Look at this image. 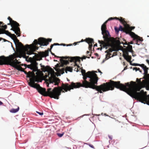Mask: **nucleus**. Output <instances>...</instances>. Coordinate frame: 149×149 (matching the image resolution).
<instances>
[{"instance_id": "obj_1", "label": "nucleus", "mask_w": 149, "mask_h": 149, "mask_svg": "<svg viewBox=\"0 0 149 149\" xmlns=\"http://www.w3.org/2000/svg\"><path fill=\"white\" fill-rule=\"evenodd\" d=\"M84 80L82 84L79 82H72L70 85L68 84H63V86L65 89V92L70 91L74 88L82 87L95 89L100 93L109 90H114V87L123 91L124 84L120 83V81H115L110 80L109 82L104 83L100 86H97L98 77L94 72L88 71L86 74L83 75Z\"/></svg>"}, {"instance_id": "obj_2", "label": "nucleus", "mask_w": 149, "mask_h": 149, "mask_svg": "<svg viewBox=\"0 0 149 149\" xmlns=\"http://www.w3.org/2000/svg\"><path fill=\"white\" fill-rule=\"evenodd\" d=\"M35 82H42V80L40 81L38 77L34 75L31 79L30 82L29 83V84L31 87L36 88L39 93L44 96H48L51 98L58 99L61 93H64L65 92V89L63 86V83L62 84L61 86L55 87L52 91L51 88H49L47 89V91H46L45 88L40 87L39 84L35 83Z\"/></svg>"}, {"instance_id": "obj_3", "label": "nucleus", "mask_w": 149, "mask_h": 149, "mask_svg": "<svg viewBox=\"0 0 149 149\" xmlns=\"http://www.w3.org/2000/svg\"><path fill=\"white\" fill-rule=\"evenodd\" d=\"M135 82L131 81L130 84L129 82L126 83L123 86V91L126 92L132 97L145 104L149 105V95H147L146 92H144L141 90L140 92H137V90Z\"/></svg>"}, {"instance_id": "obj_4", "label": "nucleus", "mask_w": 149, "mask_h": 149, "mask_svg": "<svg viewBox=\"0 0 149 149\" xmlns=\"http://www.w3.org/2000/svg\"><path fill=\"white\" fill-rule=\"evenodd\" d=\"M52 40V39L48 38L46 39L42 38H38V41L37 40H35L33 41L34 44L30 45H28L29 47L30 48L29 49H28L27 50L29 52H27L26 50L22 51L23 54H22V56L26 59H27L29 58V56H26V54L28 55H31L32 54H36L34 53V52L35 51L38 49V47L36 46V45L38 44H39L41 46H47L48 45L49 42H51Z\"/></svg>"}, {"instance_id": "obj_5", "label": "nucleus", "mask_w": 149, "mask_h": 149, "mask_svg": "<svg viewBox=\"0 0 149 149\" xmlns=\"http://www.w3.org/2000/svg\"><path fill=\"white\" fill-rule=\"evenodd\" d=\"M18 57L20 58L21 56H20V54L18 53L14 54L7 57L4 56H0V65L6 64L15 67L17 65L20 64L21 62L15 59Z\"/></svg>"}, {"instance_id": "obj_6", "label": "nucleus", "mask_w": 149, "mask_h": 149, "mask_svg": "<svg viewBox=\"0 0 149 149\" xmlns=\"http://www.w3.org/2000/svg\"><path fill=\"white\" fill-rule=\"evenodd\" d=\"M55 57H56L55 56ZM58 58H61L60 59V61L63 64L67 65L69 64V61L70 62H75V65H74V67H75L74 68V70L77 71V72L79 71V70L78 68H79V69L81 68L80 67L77 65L76 63V62H79L80 61V59L81 58L79 57H73L68 58V57H58Z\"/></svg>"}, {"instance_id": "obj_7", "label": "nucleus", "mask_w": 149, "mask_h": 149, "mask_svg": "<svg viewBox=\"0 0 149 149\" xmlns=\"http://www.w3.org/2000/svg\"><path fill=\"white\" fill-rule=\"evenodd\" d=\"M107 22V21H106L102 26L101 30L102 33L103 35V37L104 39V41L98 40V42L101 44H104V45H109V42L111 41V38H110V35L109 31L106 30L107 27L106 24Z\"/></svg>"}, {"instance_id": "obj_8", "label": "nucleus", "mask_w": 149, "mask_h": 149, "mask_svg": "<svg viewBox=\"0 0 149 149\" xmlns=\"http://www.w3.org/2000/svg\"><path fill=\"white\" fill-rule=\"evenodd\" d=\"M110 38H111V40H110L111 41H109V45H104V44H101V45L103 46L104 47L107 49L108 47H111V48L109 49H108L106 51V52H111L113 51H118V49L117 47H116L114 45V43L116 42L118 45H120L122 42L118 39L119 38H118V39L117 40V38L116 39H115L113 37H111L110 36Z\"/></svg>"}, {"instance_id": "obj_9", "label": "nucleus", "mask_w": 149, "mask_h": 149, "mask_svg": "<svg viewBox=\"0 0 149 149\" xmlns=\"http://www.w3.org/2000/svg\"><path fill=\"white\" fill-rule=\"evenodd\" d=\"M11 37L13 40L14 43L15 44L16 49L19 51L22 52V51L26 50L27 52V50L30 49V48L29 46L28 45H26L25 46L17 38L16 36L14 34H11Z\"/></svg>"}, {"instance_id": "obj_10", "label": "nucleus", "mask_w": 149, "mask_h": 149, "mask_svg": "<svg viewBox=\"0 0 149 149\" xmlns=\"http://www.w3.org/2000/svg\"><path fill=\"white\" fill-rule=\"evenodd\" d=\"M38 65V63L36 62H35L30 65H27V67L33 70V72L37 71L38 70L37 67ZM23 72H24V73L27 75L26 76L27 77H31L30 78V80L34 76V75H35L33 72V73L30 71H29L27 72L26 71H25L24 70ZM30 82V81L29 83Z\"/></svg>"}, {"instance_id": "obj_11", "label": "nucleus", "mask_w": 149, "mask_h": 149, "mask_svg": "<svg viewBox=\"0 0 149 149\" xmlns=\"http://www.w3.org/2000/svg\"><path fill=\"white\" fill-rule=\"evenodd\" d=\"M12 22H10L8 23L7 25H10L12 27V28L10 29L11 30L15 32V33L17 35V36H20V29L19 26V23L17 24H16L13 23Z\"/></svg>"}, {"instance_id": "obj_12", "label": "nucleus", "mask_w": 149, "mask_h": 149, "mask_svg": "<svg viewBox=\"0 0 149 149\" xmlns=\"http://www.w3.org/2000/svg\"><path fill=\"white\" fill-rule=\"evenodd\" d=\"M122 20L124 21V22H120L124 26V29L125 31V33L127 34H129L130 36L132 34L131 33L133 32H132L130 31V26L122 18Z\"/></svg>"}, {"instance_id": "obj_13", "label": "nucleus", "mask_w": 149, "mask_h": 149, "mask_svg": "<svg viewBox=\"0 0 149 149\" xmlns=\"http://www.w3.org/2000/svg\"><path fill=\"white\" fill-rule=\"evenodd\" d=\"M84 41L86 42L89 44L88 49L90 51L92 50V48L93 47L92 44L94 43V40L93 39L90 38H86L84 40L82 39L81 42Z\"/></svg>"}, {"instance_id": "obj_14", "label": "nucleus", "mask_w": 149, "mask_h": 149, "mask_svg": "<svg viewBox=\"0 0 149 149\" xmlns=\"http://www.w3.org/2000/svg\"><path fill=\"white\" fill-rule=\"evenodd\" d=\"M131 33L132 34L131 36V37L133 38V40H136V44L138 45H139L140 44L138 43V41H139L142 42L143 41L142 38L135 34L134 32H131Z\"/></svg>"}, {"instance_id": "obj_15", "label": "nucleus", "mask_w": 149, "mask_h": 149, "mask_svg": "<svg viewBox=\"0 0 149 149\" xmlns=\"http://www.w3.org/2000/svg\"><path fill=\"white\" fill-rule=\"evenodd\" d=\"M60 80L58 78L56 77L49 78V81L50 83H54V85H58L59 82Z\"/></svg>"}, {"instance_id": "obj_16", "label": "nucleus", "mask_w": 149, "mask_h": 149, "mask_svg": "<svg viewBox=\"0 0 149 149\" xmlns=\"http://www.w3.org/2000/svg\"><path fill=\"white\" fill-rule=\"evenodd\" d=\"M5 34L7 36L11 37V33L9 32L8 31L2 29H0V34Z\"/></svg>"}, {"instance_id": "obj_17", "label": "nucleus", "mask_w": 149, "mask_h": 149, "mask_svg": "<svg viewBox=\"0 0 149 149\" xmlns=\"http://www.w3.org/2000/svg\"><path fill=\"white\" fill-rule=\"evenodd\" d=\"M40 55L42 57H46L49 55V51H45L44 52H41L40 53Z\"/></svg>"}, {"instance_id": "obj_18", "label": "nucleus", "mask_w": 149, "mask_h": 149, "mask_svg": "<svg viewBox=\"0 0 149 149\" xmlns=\"http://www.w3.org/2000/svg\"><path fill=\"white\" fill-rule=\"evenodd\" d=\"M113 19H116L119 20L120 22H123V21L124 22V21L122 20V17H120V18L117 17H110L107 20L108 21H110Z\"/></svg>"}, {"instance_id": "obj_19", "label": "nucleus", "mask_w": 149, "mask_h": 149, "mask_svg": "<svg viewBox=\"0 0 149 149\" xmlns=\"http://www.w3.org/2000/svg\"><path fill=\"white\" fill-rule=\"evenodd\" d=\"M142 68H143L144 71V74L145 75H146L148 74V68H147L146 66L144 64H142L141 65Z\"/></svg>"}, {"instance_id": "obj_20", "label": "nucleus", "mask_w": 149, "mask_h": 149, "mask_svg": "<svg viewBox=\"0 0 149 149\" xmlns=\"http://www.w3.org/2000/svg\"><path fill=\"white\" fill-rule=\"evenodd\" d=\"M62 70H63V73L64 72V71L65 70V69L64 68H62ZM68 71L70 72H72V67H67L66 68V69L65 70V72L66 73H67V71Z\"/></svg>"}, {"instance_id": "obj_21", "label": "nucleus", "mask_w": 149, "mask_h": 149, "mask_svg": "<svg viewBox=\"0 0 149 149\" xmlns=\"http://www.w3.org/2000/svg\"><path fill=\"white\" fill-rule=\"evenodd\" d=\"M129 52L126 49H123V56L124 57V56H127L129 55Z\"/></svg>"}, {"instance_id": "obj_22", "label": "nucleus", "mask_w": 149, "mask_h": 149, "mask_svg": "<svg viewBox=\"0 0 149 149\" xmlns=\"http://www.w3.org/2000/svg\"><path fill=\"white\" fill-rule=\"evenodd\" d=\"M125 49H126L128 51L130 52H133V51L132 50V46L130 45H128V46L127 47H126V48H125Z\"/></svg>"}, {"instance_id": "obj_23", "label": "nucleus", "mask_w": 149, "mask_h": 149, "mask_svg": "<svg viewBox=\"0 0 149 149\" xmlns=\"http://www.w3.org/2000/svg\"><path fill=\"white\" fill-rule=\"evenodd\" d=\"M40 65H41V67L43 68L42 70L44 72H45L46 71H47L49 69L48 66H47L46 67H45L44 65H42L41 64Z\"/></svg>"}, {"instance_id": "obj_24", "label": "nucleus", "mask_w": 149, "mask_h": 149, "mask_svg": "<svg viewBox=\"0 0 149 149\" xmlns=\"http://www.w3.org/2000/svg\"><path fill=\"white\" fill-rule=\"evenodd\" d=\"M19 109V107H18L17 109H12L10 110V112L12 113H15L18 111Z\"/></svg>"}, {"instance_id": "obj_25", "label": "nucleus", "mask_w": 149, "mask_h": 149, "mask_svg": "<svg viewBox=\"0 0 149 149\" xmlns=\"http://www.w3.org/2000/svg\"><path fill=\"white\" fill-rule=\"evenodd\" d=\"M63 45V46H65L66 45L64 44H59L58 43H54L53 44H52L50 46V49H51L53 47V46L54 45Z\"/></svg>"}, {"instance_id": "obj_26", "label": "nucleus", "mask_w": 149, "mask_h": 149, "mask_svg": "<svg viewBox=\"0 0 149 149\" xmlns=\"http://www.w3.org/2000/svg\"><path fill=\"white\" fill-rule=\"evenodd\" d=\"M124 58L127 61L130 62L131 59V56L129 55L125 56H124Z\"/></svg>"}, {"instance_id": "obj_27", "label": "nucleus", "mask_w": 149, "mask_h": 149, "mask_svg": "<svg viewBox=\"0 0 149 149\" xmlns=\"http://www.w3.org/2000/svg\"><path fill=\"white\" fill-rule=\"evenodd\" d=\"M8 19L9 21L10 22H12V24L13 23L16 24H17V23H18L16 21L13 20L10 17H8Z\"/></svg>"}, {"instance_id": "obj_28", "label": "nucleus", "mask_w": 149, "mask_h": 149, "mask_svg": "<svg viewBox=\"0 0 149 149\" xmlns=\"http://www.w3.org/2000/svg\"><path fill=\"white\" fill-rule=\"evenodd\" d=\"M119 30L123 31L125 33V29H124V28H123L121 26H120L119 28H118Z\"/></svg>"}, {"instance_id": "obj_29", "label": "nucleus", "mask_w": 149, "mask_h": 149, "mask_svg": "<svg viewBox=\"0 0 149 149\" xmlns=\"http://www.w3.org/2000/svg\"><path fill=\"white\" fill-rule=\"evenodd\" d=\"M0 28L2 29L5 30L7 28V26L6 25L1 26Z\"/></svg>"}, {"instance_id": "obj_30", "label": "nucleus", "mask_w": 149, "mask_h": 149, "mask_svg": "<svg viewBox=\"0 0 149 149\" xmlns=\"http://www.w3.org/2000/svg\"><path fill=\"white\" fill-rule=\"evenodd\" d=\"M114 29L116 33L117 34H118L119 30V29L117 27L115 26L114 27Z\"/></svg>"}, {"instance_id": "obj_31", "label": "nucleus", "mask_w": 149, "mask_h": 149, "mask_svg": "<svg viewBox=\"0 0 149 149\" xmlns=\"http://www.w3.org/2000/svg\"><path fill=\"white\" fill-rule=\"evenodd\" d=\"M106 52H107V54L106 55V58H107V56H109V58H107V59H108L109 58H111V56L112 55L110 53V52H108L107 53V52H106Z\"/></svg>"}, {"instance_id": "obj_32", "label": "nucleus", "mask_w": 149, "mask_h": 149, "mask_svg": "<svg viewBox=\"0 0 149 149\" xmlns=\"http://www.w3.org/2000/svg\"><path fill=\"white\" fill-rule=\"evenodd\" d=\"M131 65L133 66H139L142 67L141 65H142V64H137V63H134L132 64H131Z\"/></svg>"}, {"instance_id": "obj_33", "label": "nucleus", "mask_w": 149, "mask_h": 149, "mask_svg": "<svg viewBox=\"0 0 149 149\" xmlns=\"http://www.w3.org/2000/svg\"><path fill=\"white\" fill-rule=\"evenodd\" d=\"M81 72L82 75L86 74V71L84 70L81 69Z\"/></svg>"}, {"instance_id": "obj_34", "label": "nucleus", "mask_w": 149, "mask_h": 149, "mask_svg": "<svg viewBox=\"0 0 149 149\" xmlns=\"http://www.w3.org/2000/svg\"><path fill=\"white\" fill-rule=\"evenodd\" d=\"M140 70V69L139 68H137V67H134V68H133V70H136V71L137 70H139L140 72H141L142 71Z\"/></svg>"}, {"instance_id": "obj_35", "label": "nucleus", "mask_w": 149, "mask_h": 149, "mask_svg": "<svg viewBox=\"0 0 149 149\" xmlns=\"http://www.w3.org/2000/svg\"><path fill=\"white\" fill-rule=\"evenodd\" d=\"M58 136L59 137H61L64 134V133H57Z\"/></svg>"}, {"instance_id": "obj_36", "label": "nucleus", "mask_w": 149, "mask_h": 149, "mask_svg": "<svg viewBox=\"0 0 149 149\" xmlns=\"http://www.w3.org/2000/svg\"><path fill=\"white\" fill-rule=\"evenodd\" d=\"M124 41H125V42H122V43L123 44V45H128L127 42L126 41L125 39H123Z\"/></svg>"}, {"instance_id": "obj_37", "label": "nucleus", "mask_w": 149, "mask_h": 149, "mask_svg": "<svg viewBox=\"0 0 149 149\" xmlns=\"http://www.w3.org/2000/svg\"><path fill=\"white\" fill-rule=\"evenodd\" d=\"M16 65V66L15 67H14V68H16L17 70H20V68L19 67H21L20 66L17 65Z\"/></svg>"}, {"instance_id": "obj_38", "label": "nucleus", "mask_w": 149, "mask_h": 149, "mask_svg": "<svg viewBox=\"0 0 149 149\" xmlns=\"http://www.w3.org/2000/svg\"><path fill=\"white\" fill-rule=\"evenodd\" d=\"M90 58V57H87V56H83L81 58V59L82 60L83 59H86V58Z\"/></svg>"}, {"instance_id": "obj_39", "label": "nucleus", "mask_w": 149, "mask_h": 149, "mask_svg": "<svg viewBox=\"0 0 149 149\" xmlns=\"http://www.w3.org/2000/svg\"><path fill=\"white\" fill-rule=\"evenodd\" d=\"M100 44V46L101 47L100 48H97V49H100V50H101L102 49V47H103V48H104V47L103 45H101V44Z\"/></svg>"}, {"instance_id": "obj_40", "label": "nucleus", "mask_w": 149, "mask_h": 149, "mask_svg": "<svg viewBox=\"0 0 149 149\" xmlns=\"http://www.w3.org/2000/svg\"><path fill=\"white\" fill-rule=\"evenodd\" d=\"M135 27L134 26H130V31H131L134 29L135 28Z\"/></svg>"}, {"instance_id": "obj_41", "label": "nucleus", "mask_w": 149, "mask_h": 149, "mask_svg": "<svg viewBox=\"0 0 149 149\" xmlns=\"http://www.w3.org/2000/svg\"><path fill=\"white\" fill-rule=\"evenodd\" d=\"M36 112L40 115H42L43 114V112H40L37 111Z\"/></svg>"}, {"instance_id": "obj_42", "label": "nucleus", "mask_w": 149, "mask_h": 149, "mask_svg": "<svg viewBox=\"0 0 149 149\" xmlns=\"http://www.w3.org/2000/svg\"><path fill=\"white\" fill-rule=\"evenodd\" d=\"M20 68V70H19V71H23L24 69L23 68H22V67H19Z\"/></svg>"}, {"instance_id": "obj_43", "label": "nucleus", "mask_w": 149, "mask_h": 149, "mask_svg": "<svg viewBox=\"0 0 149 149\" xmlns=\"http://www.w3.org/2000/svg\"><path fill=\"white\" fill-rule=\"evenodd\" d=\"M108 137H109V138L110 140H112V136H110V135H109Z\"/></svg>"}, {"instance_id": "obj_44", "label": "nucleus", "mask_w": 149, "mask_h": 149, "mask_svg": "<svg viewBox=\"0 0 149 149\" xmlns=\"http://www.w3.org/2000/svg\"><path fill=\"white\" fill-rule=\"evenodd\" d=\"M116 55V52H114L113 53V55L111 56V57H112L113 56H115Z\"/></svg>"}, {"instance_id": "obj_45", "label": "nucleus", "mask_w": 149, "mask_h": 149, "mask_svg": "<svg viewBox=\"0 0 149 149\" xmlns=\"http://www.w3.org/2000/svg\"><path fill=\"white\" fill-rule=\"evenodd\" d=\"M56 68H58L59 67H60V66H59V64H57L56 65Z\"/></svg>"}, {"instance_id": "obj_46", "label": "nucleus", "mask_w": 149, "mask_h": 149, "mask_svg": "<svg viewBox=\"0 0 149 149\" xmlns=\"http://www.w3.org/2000/svg\"><path fill=\"white\" fill-rule=\"evenodd\" d=\"M2 39L4 40V41H6V40L4 39L3 38H0V41Z\"/></svg>"}, {"instance_id": "obj_47", "label": "nucleus", "mask_w": 149, "mask_h": 149, "mask_svg": "<svg viewBox=\"0 0 149 149\" xmlns=\"http://www.w3.org/2000/svg\"><path fill=\"white\" fill-rule=\"evenodd\" d=\"M89 146H90L92 148H94V146L93 145H91V144H90L89 145Z\"/></svg>"}, {"instance_id": "obj_48", "label": "nucleus", "mask_w": 149, "mask_h": 149, "mask_svg": "<svg viewBox=\"0 0 149 149\" xmlns=\"http://www.w3.org/2000/svg\"><path fill=\"white\" fill-rule=\"evenodd\" d=\"M81 42H74V45H76L77 44V43H80Z\"/></svg>"}, {"instance_id": "obj_49", "label": "nucleus", "mask_w": 149, "mask_h": 149, "mask_svg": "<svg viewBox=\"0 0 149 149\" xmlns=\"http://www.w3.org/2000/svg\"><path fill=\"white\" fill-rule=\"evenodd\" d=\"M146 61L149 65V60L148 59H146Z\"/></svg>"}, {"instance_id": "obj_50", "label": "nucleus", "mask_w": 149, "mask_h": 149, "mask_svg": "<svg viewBox=\"0 0 149 149\" xmlns=\"http://www.w3.org/2000/svg\"><path fill=\"white\" fill-rule=\"evenodd\" d=\"M3 104V103L0 101V105H2Z\"/></svg>"}, {"instance_id": "obj_51", "label": "nucleus", "mask_w": 149, "mask_h": 149, "mask_svg": "<svg viewBox=\"0 0 149 149\" xmlns=\"http://www.w3.org/2000/svg\"><path fill=\"white\" fill-rule=\"evenodd\" d=\"M98 71L99 72H100L101 74L102 73V72H101L100 70H99V69H98Z\"/></svg>"}, {"instance_id": "obj_52", "label": "nucleus", "mask_w": 149, "mask_h": 149, "mask_svg": "<svg viewBox=\"0 0 149 149\" xmlns=\"http://www.w3.org/2000/svg\"><path fill=\"white\" fill-rule=\"evenodd\" d=\"M96 46H97V43L95 44L94 45V47H96Z\"/></svg>"}, {"instance_id": "obj_53", "label": "nucleus", "mask_w": 149, "mask_h": 149, "mask_svg": "<svg viewBox=\"0 0 149 149\" xmlns=\"http://www.w3.org/2000/svg\"><path fill=\"white\" fill-rule=\"evenodd\" d=\"M47 87H49V84L48 83L47 84Z\"/></svg>"}, {"instance_id": "obj_54", "label": "nucleus", "mask_w": 149, "mask_h": 149, "mask_svg": "<svg viewBox=\"0 0 149 149\" xmlns=\"http://www.w3.org/2000/svg\"><path fill=\"white\" fill-rule=\"evenodd\" d=\"M89 53V51H87L86 53H87V54H88Z\"/></svg>"}, {"instance_id": "obj_55", "label": "nucleus", "mask_w": 149, "mask_h": 149, "mask_svg": "<svg viewBox=\"0 0 149 149\" xmlns=\"http://www.w3.org/2000/svg\"><path fill=\"white\" fill-rule=\"evenodd\" d=\"M137 80H138L139 82H141V81L140 80H139L138 79H137Z\"/></svg>"}, {"instance_id": "obj_56", "label": "nucleus", "mask_w": 149, "mask_h": 149, "mask_svg": "<svg viewBox=\"0 0 149 149\" xmlns=\"http://www.w3.org/2000/svg\"><path fill=\"white\" fill-rule=\"evenodd\" d=\"M130 44H133V42H130Z\"/></svg>"}, {"instance_id": "obj_57", "label": "nucleus", "mask_w": 149, "mask_h": 149, "mask_svg": "<svg viewBox=\"0 0 149 149\" xmlns=\"http://www.w3.org/2000/svg\"><path fill=\"white\" fill-rule=\"evenodd\" d=\"M95 55H96V56H97V55H98V54H97V53H95Z\"/></svg>"}, {"instance_id": "obj_58", "label": "nucleus", "mask_w": 149, "mask_h": 149, "mask_svg": "<svg viewBox=\"0 0 149 149\" xmlns=\"http://www.w3.org/2000/svg\"><path fill=\"white\" fill-rule=\"evenodd\" d=\"M72 45V44H70L69 45H67V46H70Z\"/></svg>"}, {"instance_id": "obj_59", "label": "nucleus", "mask_w": 149, "mask_h": 149, "mask_svg": "<svg viewBox=\"0 0 149 149\" xmlns=\"http://www.w3.org/2000/svg\"><path fill=\"white\" fill-rule=\"evenodd\" d=\"M51 52V53H52V55H54V54H53V53H52V52Z\"/></svg>"}, {"instance_id": "obj_60", "label": "nucleus", "mask_w": 149, "mask_h": 149, "mask_svg": "<svg viewBox=\"0 0 149 149\" xmlns=\"http://www.w3.org/2000/svg\"><path fill=\"white\" fill-rule=\"evenodd\" d=\"M1 24L3 25L4 24L3 23V22H2V23H1Z\"/></svg>"}, {"instance_id": "obj_61", "label": "nucleus", "mask_w": 149, "mask_h": 149, "mask_svg": "<svg viewBox=\"0 0 149 149\" xmlns=\"http://www.w3.org/2000/svg\"><path fill=\"white\" fill-rule=\"evenodd\" d=\"M104 115L105 116H108L107 115H106V114H104Z\"/></svg>"}, {"instance_id": "obj_62", "label": "nucleus", "mask_w": 149, "mask_h": 149, "mask_svg": "<svg viewBox=\"0 0 149 149\" xmlns=\"http://www.w3.org/2000/svg\"><path fill=\"white\" fill-rule=\"evenodd\" d=\"M109 56H107V58H109Z\"/></svg>"}, {"instance_id": "obj_63", "label": "nucleus", "mask_w": 149, "mask_h": 149, "mask_svg": "<svg viewBox=\"0 0 149 149\" xmlns=\"http://www.w3.org/2000/svg\"><path fill=\"white\" fill-rule=\"evenodd\" d=\"M54 61H57V60H54Z\"/></svg>"}, {"instance_id": "obj_64", "label": "nucleus", "mask_w": 149, "mask_h": 149, "mask_svg": "<svg viewBox=\"0 0 149 149\" xmlns=\"http://www.w3.org/2000/svg\"><path fill=\"white\" fill-rule=\"evenodd\" d=\"M90 56H91V54H90Z\"/></svg>"}]
</instances>
